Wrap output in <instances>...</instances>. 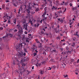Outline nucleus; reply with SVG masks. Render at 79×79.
<instances>
[{"label":"nucleus","mask_w":79,"mask_h":79,"mask_svg":"<svg viewBox=\"0 0 79 79\" xmlns=\"http://www.w3.org/2000/svg\"><path fill=\"white\" fill-rule=\"evenodd\" d=\"M19 12H18V13L19 14L20 13V11H21V10L20 9H19V10H18Z\"/></svg>","instance_id":"obj_31"},{"label":"nucleus","mask_w":79,"mask_h":79,"mask_svg":"<svg viewBox=\"0 0 79 79\" xmlns=\"http://www.w3.org/2000/svg\"><path fill=\"white\" fill-rule=\"evenodd\" d=\"M58 9V8L57 7H55L54 8V10H57Z\"/></svg>","instance_id":"obj_44"},{"label":"nucleus","mask_w":79,"mask_h":79,"mask_svg":"<svg viewBox=\"0 0 79 79\" xmlns=\"http://www.w3.org/2000/svg\"><path fill=\"white\" fill-rule=\"evenodd\" d=\"M35 52H36V53H37L38 52L37 51V49L35 50Z\"/></svg>","instance_id":"obj_58"},{"label":"nucleus","mask_w":79,"mask_h":79,"mask_svg":"<svg viewBox=\"0 0 79 79\" xmlns=\"http://www.w3.org/2000/svg\"><path fill=\"white\" fill-rule=\"evenodd\" d=\"M75 43H73V44H71L72 46V47H73V46H74V45H75Z\"/></svg>","instance_id":"obj_28"},{"label":"nucleus","mask_w":79,"mask_h":79,"mask_svg":"<svg viewBox=\"0 0 79 79\" xmlns=\"http://www.w3.org/2000/svg\"><path fill=\"white\" fill-rule=\"evenodd\" d=\"M23 29H25V30H26L27 31H28L27 29V25H26L24 24L23 26Z\"/></svg>","instance_id":"obj_3"},{"label":"nucleus","mask_w":79,"mask_h":79,"mask_svg":"<svg viewBox=\"0 0 79 79\" xmlns=\"http://www.w3.org/2000/svg\"><path fill=\"white\" fill-rule=\"evenodd\" d=\"M14 6H16V4H15V3L14 4Z\"/></svg>","instance_id":"obj_54"},{"label":"nucleus","mask_w":79,"mask_h":79,"mask_svg":"<svg viewBox=\"0 0 79 79\" xmlns=\"http://www.w3.org/2000/svg\"><path fill=\"white\" fill-rule=\"evenodd\" d=\"M24 50L25 52H26L27 53V50H26V49L24 48Z\"/></svg>","instance_id":"obj_25"},{"label":"nucleus","mask_w":79,"mask_h":79,"mask_svg":"<svg viewBox=\"0 0 79 79\" xmlns=\"http://www.w3.org/2000/svg\"><path fill=\"white\" fill-rule=\"evenodd\" d=\"M56 4L57 6H58V5H60V2H59V1L58 0H56Z\"/></svg>","instance_id":"obj_6"},{"label":"nucleus","mask_w":79,"mask_h":79,"mask_svg":"<svg viewBox=\"0 0 79 79\" xmlns=\"http://www.w3.org/2000/svg\"><path fill=\"white\" fill-rule=\"evenodd\" d=\"M76 35H77V37H79V35H78V34H77Z\"/></svg>","instance_id":"obj_52"},{"label":"nucleus","mask_w":79,"mask_h":79,"mask_svg":"<svg viewBox=\"0 0 79 79\" xmlns=\"http://www.w3.org/2000/svg\"><path fill=\"white\" fill-rule=\"evenodd\" d=\"M40 22V23H42V20H41Z\"/></svg>","instance_id":"obj_61"},{"label":"nucleus","mask_w":79,"mask_h":79,"mask_svg":"<svg viewBox=\"0 0 79 79\" xmlns=\"http://www.w3.org/2000/svg\"><path fill=\"white\" fill-rule=\"evenodd\" d=\"M32 69H34V66H32Z\"/></svg>","instance_id":"obj_63"},{"label":"nucleus","mask_w":79,"mask_h":79,"mask_svg":"<svg viewBox=\"0 0 79 79\" xmlns=\"http://www.w3.org/2000/svg\"><path fill=\"white\" fill-rule=\"evenodd\" d=\"M69 5H70V6H73V3H70Z\"/></svg>","instance_id":"obj_36"},{"label":"nucleus","mask_w":79,"mask_h":79,"mask_svg":"<svg viewBox=\"0 0 79 79\" xmlns=\"http://www.w3.org/2000/svg\"><path fill=\"white\" fill-rule=\"evenodd\" d=\"M66 8L64 10V12H65V11H66Z\"/></svg>","instance_id":"obj_43"},{"label":"nucleus","mask_w":79,"mask_h":79,"mask_svg":"<svg viewBox=\"0 0 79 79\" xmlns=\"http://www.w3.org/2000/svg\"><path fill=\"white\" fill-rule=\"evenodd\" d=\"M65 5L67 6V5H68V2H65Z\"/></svg>","instance_id":"obj_29"},{"label":"nucleus","mask_w":79,"mask_h":79,"mask_svg":"<svg viewBox=\"0 0 79 79\" xmlns=\"http://www.w3.org/2000/svg\"><path fill=\"white\" fill-rule=\"evenodd\" d=\"M32 21H35V20H32V21L30 20H29V23H31V24H33V22H32Z\"/></svg>","instance_id":"obj_12"},{"label":"nucleus","mask_w":79,"mask_h":79,"mask_svg":"<svg viewBox=\"0 0 79 79\" xmlns=\"http://www.w3.org/2000/svg\"><path fill=\"white\" fill-rule=\"evenodd\" d=\"M60 22H61V23H63V19H60Z\"/></svg>","instance_id":"obj_40"},{"label":"nucleus","mask_w":79,"mask_h":79,"mask_svg":"<svg viewBox=\"0 0 79 79\" xmlns=\"http://www.w3.org/2000/svg\"><path fill=\"white\" fill-rule=\"evenodd\" d=\"M76 9V8L75 7H73L72 9V11H74Z\"/></svg>","instance_id":"obj_26"},{"label":"nucleus","mask_w":79,"mask_h":79,"mask_svg":"<svg viewBox=\"0 0 79 79\" xmlns=\"http://www.w3.org/2000/svg\"><path fill=\"white\" fill-rule=\"evenodd\" d=\"M43 31H45V29H44V28H43Z\"/></svg>","instance_id":"obj_62"},{"label":"nucleus","mask_w":79,"mask_h":79,"mask_svg":"<svg viewBox=\"0 0 79 79\" xmlns=\"http://www.w3.org/2000/svg\"><path fill=\"white\" fill-rule=\"evenodd\" d=\"M6 64L8 66V68H10V67H9V64L8 63H6Z\"/></svg>","instance_id":"obj_34"},{"label":"nucleus","mask_w":79,"mask_h":79,"mask_svg":"<svg viewBox=\"0 0 79 79\" xmlns=\"http://www.w3.org/2000/svg\"><path fill=\"white\" fill-rule=\"evenodd\" d=\"M40 73V74H43L44 73V71L42 70V69H40L39 70Z\"/></svg>","instance_id":"obj_4"},{"label":"nucleus","mask_w":79,"mask_h":79,"mask_svg":"<svg viewBox=\"0 0 79 79\" xmlns=\"http://www.w3.org/2000/svg\"><path fill=\"white\" fill-rule=\"evenodd\" d=\"M30 73V72H29L28 70H27V73H28V74H29Z\"/></svg>","instance_id":"obj_47"},{"label":"nucleus","mask_w":79,"mask_h":79,"mask_svg":"<svg viewBox=\"0 0 79 79\" xmlns=\"http://www.w3.org/2000/svg\"><path fill=\"white\" fill-rule=\"evenodd\" d=\"M3 18L4 19V20H5L6 19H5V16H4V17H3Z\"/></svg>","instance_id":"obj_49"},{"label":"nucleus","mask_w":79,"mask_h":79,"mask_svg":"<svg viewBox=\"0 0 79 79\" xmlns=\"http://www.w3.org/2000/svg\"><path fill=\"white\" fill-rule=\"evenodd\" d=\"M25 61V60H24V59H22L21 61V63H23V62H24Z\"/></svg>","instance_id":"obj_18"},{"label":"nucleus","mask_w":79,"mask_h":79,"mask_svg":"<svg viewBox=\"0 0 79 79\" xmlns=\"http://www.w3.org/2000/svg\"><path fill=\"white\" fill-rule=\"evenodd\" d=\"M65 47H66V49L67 50H69V47H68L66 46Z\"/></svg>","instance_id":"obj_23"},{"label":"nucleus","mask_w":79,"mask_h":79,"mask_svg":"<svg viewBox=\"0 0 79 79\" xmlns=\"http://www.w3.org/2000/svg\"><path fill=\"white\" fill-rule=\"evenodd\" d=\"M76 38H73V40H76Z\"/></svg>","instance_id":"obj_55"},{"label":"nucleus","mask_w":79,"mask_h":79,"mask_svg":"<svg viewBox=\"0 0 79 79\" xmlns=\"http://www.w3.org/2000/svg\"><path fill=\"white\" fill-rule=\"evenodd\" d=\"M17 31H18V30L16 29L15 30V32H17Z\"/></svg>","instance_id":"obj_48"},{"label":"nucleus","mask_w":79,"mask_h":79,"mask_svg":"<svg viewBox=\"0 0 79 79\" xmlns=\"http://www.w3.org/2000/svg\"><path fill=\"white\" fill-rule=\"evenodd\" d=\"M55 15L56 16V18H58V14H55Z\"/></svg>","instance_id":"obj_32"},{"label":"nucleus","mask_w":79,"mask_h":79,"mask_svg":"<svg viewBox=\"0 0 79 79\" xmlns=\"http://www.w3.org/2000/svg\"><path fill=\"white\" fill-rule=\"evenodd\" d=\"M9 18V20L8 21L7 23L9 24H11V22H10V17H7V19Z\"/></svg>","instance_id":"obj_8"},{"label":"nucleus","mask_w":79,"mask_h":79,"mask_svg":"<svg viewBox=\"0 0 79 79\" xmlns=\"http://www.w3.org/2000/svg\"><path fill=\"white\" fill-rule=\"evenodd\" d=\"M6 3H8L9 2V1H8V0H6Z\"/></svg>","instance_id":"obj_46"},{"label":"nucleus","mask_w":79,"mask_h":79,"mask_svg":"<svg viewBox=\"0 0 79 79\" xmlns=\"http://www.w3.org/2000/svg\"><path fill=\"white\" fill-rule=\"evenodd\" d=\"M61 42H65V40H64V39H63V40H61Z\"/></svg>","instance_id":"obj_42"},{"label":"nucleus","mask_w":79,"mask_h":79,"mask_svg":"<svg viewBox=\"0 0 79 79\" xmlns=\"http://www.w3.org/2000/svg\"><path fill=\"white\" fill-rule=\"evenodd\" d=\"M6 10H9V8H8V7H7L6 8Z\"/></svg>","instance_id":"obj_60"},{"label":"nucleus","mask_w":79,"mask_h":79,"mask_svg":"<svg viewBox=\"0 0 79 79\" xmlns=\"http://www.w3.org/2000/svg\"><path fill=\"white\" fill-rule=\"evenodd\" d=\"M64 77H68V75H64Z\"/></svg>","instance_id":"obj_39"},{"label":"nucleus","mask_w":79,"mask_h":79,"mask_svg":"<svg viewBox=\"0 0 79 79\" xmlns=\"http://www.w3.org/2000/svg\"><path fill=\"white\" fill-rule=\"evenodd\" d=\"M35 11L36 12H37V11H39V8H38V7H35Z\"/></svg>","instance_id":"obj_13"},{"label":"nucleus","mask_w":79,"mask_h":79,"mask_svg":"<svg viewBox=\"0 0 79 79\" xmlns=\"http://www.w3.org/2000/svg\"><path fill=\"white\" fill-rule=\"evenodd\" d=\"M53 52H56V50H53Z\"/></svg>","instance_id":"obj_53"},{"label":"nucleus","mask_w":79,"mask_h":79,"mask_svg":"<svg viewBox=\"0 0 79 79\" xmlns=\"http://www.w3.org/2000/svg\"><path fill=\"white\" fill-rule=\"evenodd\" d=\"M47 7H45L44 10H45V12H46V10H47Z\"/></svg>","instance_id":"obj_35"},{"label":"nucleus","mask_w":79,"mask_h":79,"mask_svg":"<svg viewBox=\"0 0 79 79\" xmlns=\"http://www.w3.org/2000/svg\"><path fill=\"white\" fill-rule=\"evenodd\" d=\"M46 15V12H44V13L43 14V15H42V16H45V15Z\"/></svg>","instance_id":"obj_20"},{"label":"nucleus","mask_w":79,"mask_h":79,"mask_svg":"<svg viewBox=\"0 0 79 79\" xmlns=\"http://www.w3.org/2000/svg\"><path fill=\"white\" fill-rule=\"evenodd\" d=\"M19 46L21 48H23V43H20L19 44Z\"/></svg>","instance_id":"obj_14"},{"label":"nucleus","mask_w":79,"mask_h":79,"mask_svg":"<svg viewBox=\"0 0 79 79\" xmlns=\"http://www.w3.org/2000/svg\"><path fill=\"white\" fill-rule=\"evenodd\" d=\"M54 8H55V6H53L52 8V10H54Z\"/></svg>","instance_id":"obj_38"},{"label":"nucleus","mask_w":79,"mask_h":79,"mask_svg":"<svg viewBox=\"0 0 79 79\" xmlns=\"http://www.w3.org/2000/svg\"><path fill=\"white\" fill-rule=\"evenodd\" d=\"M19 32H20V33H21V34L23 33V28H21V29L19 30Z\"/></svg>","instance_id":"obj_9"},{"label":"nucleus","mask_w":79,"mask_h":79,"mask_svg":"<svg viewBox=\"0 0 79 79\" xmlns=\"http://www.w3.org/2000/svg\"><path fill=\"white\" fill-rule=\"evenodd\" d=\"M39 48H42V46H39Z\"/></svg>","instance_id":"obj_59"},{"label":"nucleus","mask_w":79,"mask_h":79,"mask_svg":"<svg viewBox=\"0 0 79 79\" xmlns=\"http://www.w3.org/2000/svg\"><path fill=\"white\" fill-rule=\"evenodd\" d=\"M3 27H0V30H3Z\"/></svg>","instance_id":"obj_33"},{"label":"nucleus","mask_w":79,"mask_h":79,"mask_svg":"<svg viewBox=\"0 0 79 79\" xmlns=\"http://www.w3.org/2000/svg\"><path fill=\"white\" fill-rule=\"evenodd\" d=\"M57 40H60V38L59 37H57Z\"/></svg>","instance_id":"obj_41"},{"label":"nucleus","mask_w":79,"mask_h":79,"mask_svg":"<svg viewBox=\"0 0 79 79\" xmlns=\"http://www.w3.org/2000/svg\"><path fill=\"white\" fill-rule=\"evenodd\" d=\"M37 55V52H36V53H34V56H35V55Z\"/></svg>","instance_id":"obj_50"},{"label":"nucleus","mask_w":79,"mask_h":79,"mask_svg":"<svg viewBox=\"0 0 79 79\" xmlns=\"http://www.w3.org/2000/svg\"><path fill=\"white\" fill-rule=\"evenodd\" d=\"M26 42L27 43V44H29V40L27 39L26 40Z\"/></svg>","instance_id":"obj_24"},{"label":"nucleus","mask_w":79,"mask_h":79,"mask_svg":"<svg viewBox=\"0 0 79 79\" xmlns=\"http://www.w3.org/2000/svg\"><path fill=\"white\" fill-rule=\"evenodd\" d=\"M58 13H59V14H60V13H63V11L60 10V11H58Z\"/></svg>","instance_id":"obj_21"},{"label":"nucleus","mask_w":79,"mask_h":79,"mask_svg":"<svg viewBox=\"0 0 79 79\" xmlns=\"http://www.w3.org/2000/svg\"><path fill=\"white\" fill-rule=\"evenodd\" d=\"M13 66H15V65L16 64H15V60H13Z\"/></svg>","instance_id":"obj_19"},{"label":"nucleus","mask_w":79,"mask_h":79,"mask_svg":"<svg viewBox=\"0 0 79 79\" xmlns=\"http://www.w3.org/2000/svg\"><path fill=\"white\" fill-rule=\"evenodd\" d=\"M6 21H7V20H5L4 21V22L5 23L6 22Z\"/></svg>","instance_id":"obj_51"},{"label":"nucleus","mask_w":79,"mask_h":79,"mask_svg":"<svg viewBox=\"0 0 79 79\" xmlns=\"http://www.w3.org/2000/svg\"><path fill=\"white\" fill-rule=\"evenodd\" d=\"M32 50H35V49H37V46L35 45V44H33L32 46Z\"/></svg>","instance_id":"obj_2"},{"label":"nucleus","mask_w":79,"mask_h":79,"mask_svg":"<svg viewBox=\"0 0 79 79\" xmlns=\"http://www.w3.org/2000/svg\"><path fill=\"white\" fill-rule=\"evenodd\" d=\"M32 4L31 3H30L29 4V6L28 7V9L27 10V12L28 14L29 15V13H31V11H30V10L32 8Z\"/></svg>","instance_id":"obj_1"},{"label":"nucleus","mask_w":79,"mask_h":79,"mask_svg":"<svg viewBox=\"0 0 79 79\" xmlns=\"http://www.w3.org/2000/svg\"><path fill=\"white\" fill-rule=\"evenodd\" d=\"M16 22V19H13V23H15V24Z\"/></svg>","instance_id":"obj_16"},{"label":"nucleus","mask_w":79,"mask_h":79,"mask_svg":"<svg viewBox=\"0 0 79 79\" xmlns=\"http://www.w3.org/2000/svg\"><path fill=\"white\" fill-rule=\"evenodd\" d=\"M18 55L20 57H22V56H23V53L22 52H21L20 53H19Z\"/></svg>","instance_id":"obj_5"},{"label":"nucleus","mask_w":79,"mask_h":79,"mask_svg":"<svg viewBox=\"0 0 79 79\" xmlns=\"http://www.w3.org/2000/svg\"><path fill=\"white\" fill-rule=\"evenodd\" d=\"M49 2L50 4H52V1H51Z\"/></svg>","instance_id":"obj_37"},{"label":"nucleus","mask_w":79,"mask_h":79,"mask_svg":"<svg viewBox=\"0 0 79 79\" xmlns=\"http://www.w3.org/2000/svg\"><path fill=\"white\" fill-rule=\"evenodd\" d=\"M26 20H23V24H26Z\"/></svg>","instance_id":"obj_17"},{"label":"nucleus","mask_w":79,"mask_h":79,"mask_svg":"<svg viewBox=\"0 0 79 79\" xmlns=\"http://www.w3.org/2000/svg\"><path fill=\"white\" fill-rule=\"evenodd\" d=\"M17 27L18 28V29H19V30L22 28V27H20V25L19 24H18L17 25Z\"/></svg>","instance_id":"obj_7"},{"label":"nucleus","mask_w":79,"mask_h":79,"mask_svg":"<svg viewBox=\"0 0 79 79\" xmlns=\"http://www.w3.org/2000/svg\"><path fill=\"white\" fill-rule=\"evenodd\" d=\"M71 51H69L68 50V51H67V54H69L71 53Z\"/></svg>","instance_id":"obj_15"},{"label":"nucleus","mask_w":79,"mask_h":79,"mask_svg":"<svg viewBox=\"0 0 79 79\" xmlns=\"http://www.w3.org/2000/svg\"><path fill=\"white\" fill-rule=\"evenodd\" d=\"M50 15L49 16V18H52V14H51V13L50 14Z\"/></svg>","instance_id":"obj_27"},{"label":"nucleus","mask_w":79,"mask_h":79,"mask_svg":"<svg viewBox=\"0 0 79 79\" xmlns=\"http://www.w3.org/2000/svg\"><path fill=\"white\" fill-rule=\"evenodd\" d=\"M25 34H27V31H25Z\"/></svg>","instance_id":"obj_56"},{"label":"nucleus","mask_w":79,"mask_h":79,"mask_svg":"<svg viewBox=\"0 0 79 79\" xmlns=\"http://www.w3.org/2000/svg\"><path fill=\"white\" fill-rule=\"evenodd\" d=\"M63 45H66V43H63Z\"/></svg>","instance_id":"obj_57"},{"label":"nucleus","mask_w":79,"mask_h":79,"mask_svg":"<svg viewBox=\"0 0 79 79\" xmlns=\"http://www.w3.org/2000/svg\"><path fill=\"white\" fill-rule=\"evenodd\" d=\"M43 17V21H45V20H46V19H47V17H45V16Z\"/></svg>","instance_id":"obj_11"},{"label":"nucleus","mask_w":79,"mask_h":79,"mask_svg":"<svg viewBox=\"0 0 79 79\" xmlns=\"http://www.w3.org/2000/svg\"><path fill=\"white\" fill-rule=\"evenodd\" d=\"M23 55L24 56H26V52H24L23 54Z\"/></svg>","instance_id":"obj_45"},{"label":"nucleus","mask_w":79,"mask_h":79,"mask_svg":"<svg viewBox=\"0 0 79 79\" xmlns=\"http://www.w3.org/2000/svg\"><path fill=\"white\" fill-rule=\"evenodd\" d=\"M45 40V37H43L42 38V39H41V42H43Z\"/></svg>","instance_id":"obj_10"},{"label":"nucleus","mask_w":79,"mask_h":79,"mask_svg":"<svg viewBox=\"0 0 79 79\" xmlns=\"http://www.w3.org/2000/svg\"><path fill=\"white\" fill-rule=\"evenodd\" d=\"M9 35L10 37H13V35L11 34H9Z\"/></svg>","instance_id":"obj_30"},{"label":"nucleus","mask_w":79,"mask_h":79,"mask_svg":"<svg viewBox=\"0 0 79 79\" xmlns=\"http://www.w3.org/2000/svg\"><path fill=\"white\" fill-rule=\"evenodd\" d=\"M77 25L78 26H79V23H78Z\"/></svg>","instance_id":"obj_64"},{"label":"nucleus","mask_w":79,"mask_h":79,"mask_svg":"<svg viewBox=\"0 0 79 79\" xmlns=\"http://www.w3.org/2000/svg\"><path fill=\"white\" fill-rule=\"evenodd\" d=\"M5 6L4 5H3L2 6V9H4V8H5Z\"/></svg>","instance_id":"obj_22"}]
</instances>
